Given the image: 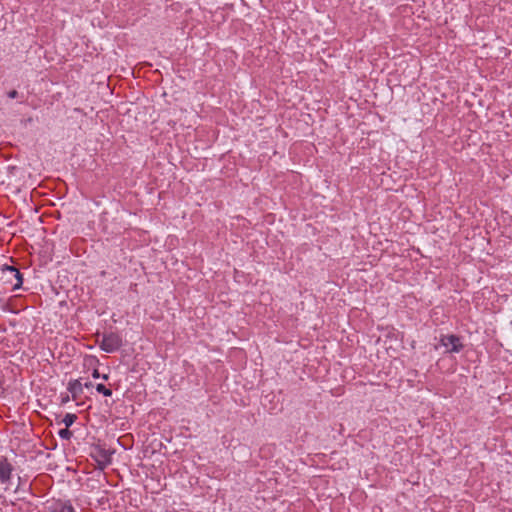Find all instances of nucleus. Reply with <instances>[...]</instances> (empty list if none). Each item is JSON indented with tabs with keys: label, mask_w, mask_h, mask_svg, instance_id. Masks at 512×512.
Instances as JSON below:
<instances>
[{
	"label": "nucleus",
	"mask_w": 512,
	"mask_h": 512,
	"mask_svg": "<svg viewBox=\"0 0 512 512\" xmlns=\"http://www.w3.org/2000/svg\"><path fill=\"white\" fill-rule=\"evenodd\" d=\"M100 348L106 353H113L122 346V338L117 333H106L98 340Z\"/></svg>",
	"instance_id": "nucleus-1"
},
{
	"label": "nucleus",
	"mask_w": 512,
	"mask_h": 512,
	"mask_svg": "<svg viewBox=\"0 0 512 512\" xmlns=\"http://www.w3.org/2000/svg\"><path fill=\"white\" fill-rule=\"evenodd\" d=\"M440 345L445 348V353H458L463 348L460 338L456 335L441 336Z\"/></svg>",
	"instance_id": "nucleus-2"
},
{
	"label": "nucleus",
	"mask_w": 512,
	"mask_h": 512,
	"mask_svg": "<svg viewBox=\"0 0 512 512\" xmlns=\"http://www.w3.org/2000/svg\"><path fill=\"white\" fill-rule=\"evenodd\" d=\"M13 471V466L8 462L6 457H0V482L2 484L9 483Z\"/></svg>",
	"instance_id": "nucleus-3"
},
{
	"label": "nucleus",
	"mask_w": 512,
	"mask_h": 512,
	"mask_svg": "<svg viewBox=\"0 0 512 512\" xmlns=\"http://www.w3.org/2000/svg\"><path fill=\"white\" fill-rule=\"evenodd\" d=\"M3 273L12 275L13 278L16 280V282L13 284V290H16L21 287L23 283V276L17 268L13 266H6L3 269Z\"/></svg>",
	"instance_id": "nucleus-4"
},
{
	"label": "nucleus",
	"mask_w": 512,
	"mask_h": 512,
	"mask_svg": "<svg viewBox=\"0 0 512 512\" xmlns=\"http://www.w3.org/2000/svg\"><path fill=\"white\" fill-rule=\"evenodd\" d=\"M96 460L101 468L106 467L111 463V453L107 450L100 449L98 451V455L96 457Z\"/></svg>",
	"instance_id": "nucleus-5"
},
{
	"label": "nucleus",
	"mask_w": 512,
	"mask_h": 512,
	"mask_svg": "<svg viewBox=\"0 0 512 512\" xmlns=\"http://www.w3.org/2000/svg\"><path fill=\"white\" fill-rule=\"evenodd\" d=\"M67 390L72 394V398L76 399L82 393V383L79 380H72L68 383Z\"/></svg>",
	"instance_id": "nucleus-6"
},
{
	"label": "nucleus",
	"mask_w": 512,
	"mask_h": 512,
	"mask_svg": "<svg viewBox=\"0 0 512 512\" xmlns=\"http://www.w3.org/2000/svg\"><path fill=\"white\" fill-rule=\"evenodd\" d=\"M77 416L75 414L67 413L62 422L65 424L66 428H69L76 421Z\"/></svg>",
	"instance_id": "nucleus-7"
},
{
	"label": "nucleus",
	"mask_w": 512,
	"mask_h": 512,
	"mask_svg": "<svg viewBox=\"0 0 512 512\" xmlns=\"http://www.w3.org/2000/svg\"><path fill=\"white\" fill-rule=\"evenodd\" d=\"M96 390H97V392L102 393L104 396H107V397L112 395V390L107 388L103 384H97L96 385Z\"/></svg>",
	"instance_id": "nucleus-8"
},
{
	"label": "nucleus",
	"mask_w": 512,
	"mask_h": 512,
	"mask_svg": "<svg viewBox=\"0 0 512 512\" xmlns=\"http://www.w3.org/2000/svg\"><path fill=\"white\" fill-rule=\"evenodd\" d=\"M56 512H75L73 506L67 502L60 505L59 509Z\"/></svg>",
	"instance_id": "nucleus-9"
},
{
	"label": "nucleus",
	"mask_w": 512,
	"mask_h": 512,
	"mask_svg": "<svg viewBox=\"0 0 512 512\" xmlns=\"http://www.w3.org/2000/svg\"><path fill=\"white\" fill-rule=\"evenodd\" d=\"M58 434H59L60 438L65 439V440H69L72 437V432L66 427L64 429H61L58 432Z\"/></svg>",
	"instance_id": "nucleus-10"
},
{
	"label": "nucleus",
	"mask_w": 512,
	"mask_h": 512,
	"mask_svg": "<svg viewBox=\"0 0 512 512\" xmlns=\"http://www.w3.org/2000/svg\"><path fill=\"white\" fill-rule=\"evenodd\" d=\"M17 96H18V92L16 90H11L8 93V97H10V98H16Z\"/></svg>",
	"instance_id": "nucleus-11"
},
{
	"label": "nucleus",
	"mask_w": 512,
	"mask_h": 512,
	"mask_svg": "<svg viewBox=\"0 0 512 512\" xmlns=\"http://www.w3.org/2000/svg\"><path fill=\"white\" fill-rule=\"evenodd\" d=\"M92 376H93L94 378H99V377H100V373H99V371H98L97 369H95V370L93 371V373H92Z\"/></svg>",
	"instance_id": "nucleus-12"
},
{
	"label": "nucleus",
	"mask_w": 512,
	"mask_h": 512,
	"mask_svg": "<svg viewBox=\"0 0 512 512\" xmlns=\"http://www.w3.org/2000/svg\"><path fill=\"white\" fill-rule=\"evenodd\" d=\"M5 276L10 282L12 281V279H14L13 276L10 274H5Z\"/></svg>",
	"instance_id": "nucleus-13"
},
{
	"label": "nucleus",
	"mask_w": 512,
	"mask_h": 512,
	"mask_svg": "<svg viewBox=\"0 0 512 512\" xmlns=\"http://www.w3.org/2000/svg\"><path fill=\"white\" fill-rule=\"evenodd\" d=\"M101 377H102V379H104V380H107V379H108V375H107V374H103Z\"/></svg>",
	"instance_id": "nucleus-14"
},
{
	"label": "nucleus",
	"mask_w": 512,
	"mask_h": 512,
	"mask_svg": "<svg viewBox=\"0 0 512 512\" xmlns=\"http://www.w3.org/2000/svg\"><path fill=\"white\" fill-rule=\"evenodd\" d=\"M69 400V396H66L65 398H63V402H67Z\"/></svg>",
	"instance_id": "nucleus-15"
},
{
	"label": "nucleus",
	"mask_w": 512,
	"mask_h": 512,
	"mask_svg": "<svg viewBox=\"0 0 512 512\" xmlns=\"http://www.w3.org/2000/svg\"><path fill=\"white\" fill-rule=\"evenodd\" d=\"M85 386L89 388V387L92 386V384L91 383H86Z\"/></svg>",
	"instance_id": "nucleus-16"
}]
</instances>
